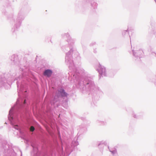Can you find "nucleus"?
<instances>
[{
    "label": "nucleus",
    "mask_w": 156,
    "mask_h": 156,
    "mask_svg": "<svg viewBox=\"0 0 156 156\" xmlns=\"http://www.w3.org/2000/svg\"><path fill=\"white\" fill-rule=\"evenodd\" d=\"M59 92L62 96H66L67 94L65 92L64 90L63 89H61Z\"/></svg>",
    "instance_id": "obj_2"
},
{
    "label": "nucleus",
    "mask_w": 156,
    "mask_h": 156,
    "mask_svg": "<svg viewBox=\"0 0 156 156\" xmlns=\"http://www.w3.org/2000/svg\"><path fill=\"white\" fill-rule=\"evenodd\" d=\"M24 103H26V101H25V100H24Z\"/></svg>",
    "instance_id": "obj_4"
},
{
    "label": "nucleus",
    "mask_w": 156,
    "mask_h": 156,
    "mask_svg": "<svg viewBox=\"0 0 156 156\" xmlns=\"http://www.w3.org/2000/svg\"><path fill=\"white\" fill-rule=\"evenodd\" d=\"M34 129H35L34 128L33 126H31L30 129V131L32 132L34 131Z\"/></svg>",
    "instance_id": "obj_3"
},
{
    "label": "nucleus",
    "mask_w": 156,
    "mask_h": 156,
    "mask_svg": "<svg viewBox=\"0 0 156 156\" xmlns=\"http://www.w3.org/2000/svg\"><path fill=\"white\" fill-rule=\"evenodd\" d=\"M52 72L49 70H46L44 73V75L45 76H47L48 77H49L51 76L52 74Z\"/></svg>",
    "instance_id": "obj_1"
},
{
    "label": "nucleus",
    "mask_w": 156,
    "mask_h": 156,
    "mask_svg": "<svg viewBox=\"0 0 156 156\" xmlns=\"http://www.w3.org/2000/svg\"><path fill=\"white\" fill-rule=\"evenodd\" d=\"M17 126H15V128H16V127H17Z\"/></svg>",
    "instance_id": "obj_5"
}]
</instances>
